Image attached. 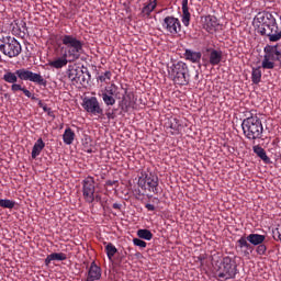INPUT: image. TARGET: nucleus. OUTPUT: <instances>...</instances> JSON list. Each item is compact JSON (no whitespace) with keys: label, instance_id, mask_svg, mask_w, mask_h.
Returning <instances> with one entry per match:
<instances>
[{"label":"nucleus","instance_id":"obj_1","mask_svg":"<svg viewBox=\"0 0 281 281\" xmlns=\"http://www.w3.org/2000/svg\"><path fill=\"white\" fill-rule=\"evenodd\" d=\"M280 45H266L263 48V59L261 66L252 68L251 82L254 85H260L262 80V69H276V63H281V49H278Z\"/></svg>","mask_w":281,"mask_h":281},{"label":"nucleus","instance_id":"obj_2","mask_svg":"<svg viewBox=\"0 0 281 281\" xmlns=\"http://www.w3.org/2000/svg\"><path fill=\"white\" fill-rule=\"evenodd\" d=\"M257 32L261 36H267L270 43H278L281 41V30L278 26V21L270 12L258 13L256 16Z\"/></svg>","mask_w":281,"mask_h":281},{"label":"nucleus","instance_id":"obj_3","mask_svg":"<svg viewBox=\"0 0 281 281\" xmlns=\"http://www.w3.org/2000/svg\"><path fill=\"white\" fill-rule=\"evenodd\" d=\"M99 97L102 98L105 106L115 105L116 100H122V106L128 109L131 106V93H128V89L124 87H119L115 83H111L102 89L99 93Z\"/></svg>","mask_w":281,"mask_h":281},{"label":"nucleus","instance_id":"obj_4","mask_svg":"<svg viewBox=\"0 0 281 281\" xmlns=\"http://www.w3.org/2000/svg\"><path fill=\"white\" fill-rule=\"evenodd\" d=\"M4 82L9 85H14L22 81L34 82V85H38L40 87H47V80L41 76V74H36L27 68H21L15 70L14 72L7 70L2 77Z\"/></svg>","mask_w":281,"mask_h":281},{"label":"nucleus","instance_id":"obj_5","mask_svg":"<svg viewBox=\"0 0 281 281\" xmlns=\"http://www.w3.org/2000/svg\"><path fill=\"white\" fill-rule=\"evenodd\" d=\"M60 41L64 45L61 52H66L69 63H76L85 53V42L78 40L76 36L61 35Z\"/></svg>","mask_w":281,"mask_h":281},{"label":"nucleus","instance_id":"obj_6","mask_svg":"<svg viewBox=\"0 0 281 281\" xmlns=\"http://www.w3.org/2000/svg\"><path fill=\"white\" fill-rule=\"evenodd\" d=\"M241 128L247 139H262L265 127L262 126V121L260 117H258V115L250 112V115L244 119Z\"/></svg>","mask_w":281,"mask_h":281},{"label":"nucleus","instance_id":"obj_7","mask_svg":"<svg viewBox=\"0 0 281 281\" xmlns=\"http://www.w3.org/2000/svg\"><path fill=\"white\" fill-rule=\"evenodd\" d=\"M168 75L175 85H180V87L190 85V68L183 61H177L169 66Z\"/></svg>","mask_w":281,"mask_h":281},{"label":"nucleus","instance_id":"obj_8","mask_svg":"<svg viewBox=\"0 0 281 281\" xmlns=\"http://www.w3.org/2000/svg\"><path fill=\"white\" fill-rule=\"evenodd\" d=\"M0 52L8 58H18L23 52L21 43L12 36H2L0 38Z\"/></svg>","mask_w":281,"mask_h":281},{"label":"nucleus","instance_id":"obj_9","mask_svg":"<svg viewBox=\"0 0 281 281\" xmlns=\"http://www.w3.org/2000/svg\"><path fill=\"white\" fill-rule=\"evenodd\" d=\"M237 274L238 267L236 266V261L231 257H224L216 270L218 280H234Z\"/></svg>","mask_w":281,"mask_h":281},{"label":"nucleus","instance_id":"obj_10","mask_svg":"<svg viewBox=\"0 0 281 281\" xmlns=\"http://www.w3.org/2000/svg\"><path fill=\"white\" fill-rule=\"evenodd\" d=\"M138 187L145 192L159 194V177L150 171H143L138 178Z\"/></svg>","mask_w":281,"mask_h":281},{"label":"nucleus","instance_id":"obj_11","mask_svg":"<svg viewBox=\"0 0 281 281\" xmlns=\"http://www.w3.org/2000/svg\"><path fill=\"white\" fill-rule=\"evenodd\" d=\"M82 194L86 203L95 201V180L92 177H88L82 181Z\"/></svg>","mask_w":281,"mask_h":281},{"label":"nucleus","instance_id":"obj_12","mask_svg":"<svg viewBox=\"0 0 281 281\" xmlns=\"http://www.w3.org/2000/svg\"><path fill=\"white\" fill-rule=\"evenodd\" d=\"M82 106L85 111L91 113V115H102V113H104V110L100 106V101H98L95 97L85 98Z\"/></svg>","mask_w":281,"mask_h":281},{"label":"nucleus","instance_id":"obj_13","mask_svg":"<svg viewBox=\"0 0 281 281\" xmlns=\"http://www.w3.org/2000/svg\"><path fill=\"white\" fill-rule=\"evenodd\" d=\"M162 30L175 36L181 32V21L175 16H166L162 22Z\"/></svg>","mask_w":281,"mask_h":281},{"label":"nucleus","instance_id":"obj_14","mask_svg":"<svg viewBox=\"0 0 281 281\" xmlns=\"http://www.w3.org/2000/svg\"><path fill=\"white\" fill-rule=\"evenodd\" d=\"M68 78L75 85H82L85 82V71L80 67H71L68 68Z\"/></svg>","mask_w":281,"mask_h":281},{"label":"nucleus","instance_id":"obj_15","mask_svg":"<svg viewBox=\"0 0 281 281\" xmlns=\"http://www.w3.org/2000/svg\"><path fill=\"white\" fill-rule=\"evenodd\" d=\"M235 249L243 256H250L254 251V246L249 244V239H247V237L243 236L237 240Z\"/></svg>","mask_w":281,"mask_h":281},{"label":"nucleus","instance_id":"obj_16","mask_svg":"<svg viewBox=\"0 0 281 281\" xmlns=\"http://www.w3.org/2000/svg\"><path fill=\"white\" fill-rule=\"evenodd\" d=\"M218 19L214 15H206L203 19V27L209 32L210 34H214L216 30H218Z\"/></svg>","mask_w":281,"mask_h":281},{"label":"nucleus","instance_id":"obj_17","mask_svg":"<svg viewBox=\"0 0 281 281\" xmlns=\"http://www.w3.org/2000/svg\"><path fill=\"white\" fill-rule=\"evenodd\" d=\"M100 278H102V268L93 261L88 269L86 281H97Z\"/></svg>","mask_w":281,"mask_h":281},{"label":"nucleus","instance_id":"obj_18","mask_svg":"<svg viewBox=\"0 0 281 281\" xmlns=\"http://www.w3.org/2000/svg\"><path fill=\"white\" fill-rule=\"evenodd\" d=\"M209 63L213 67H216V65H221V60H223V50H217L214 48H209Z\"/></svg>","mask_w":281,"mask_h":281},{"label":"nucleus","instance_id":"obj_19","mask_svg":"<svg viewBox=\"0 0 281 281\" xmlns=\"http://www.w3.org/2000/svg\"><path fill=\"white\" fill-rule=\"evenodd\" d=\"M67 63H69V55L67 52H61V57L49 61V67H54V69H63V67H66Z\"/></svg>","mask_w":281,"mask_h":281},{"label":"nucleus","instance_id":"obj_20","mask_svg":"<svg viewBox=\"0 0 281 281\" xmlns=\"http://www.w3.org/2000/svg\"><path fill=\"white\" fill-rule=\"evenodd\" d=\"M45 148V142H43V138H38L32 149L31 157L32 159H36L43 153V149Z\"/></svg>","mask_w":281,"mask_h":281},{"label":"nucleus","instance_id":"obj_21","mask_svg":"<svg viewBox=\"0 0 281 281\" xmlns=\"http://www.w3.org/2000/svg\"><path fill=\"white\" fill-rule=\"evenodd\" d=\"M74 139H76V132L71 130V127H67L63 134V142L66 146H71L74 144Z\"/></svg>","mask_w":281,"mask_h":281},{"label":"nucleus","instance_id":"obj_22","mask_svg":"<svg viewBox=\"0 0 281 281\" xmlns=\"http://www.w3.org/2000/svg\"><path fill=\"white\" fill-rule=\"evenodd\" d=\"M247 240L248 243H250V245H254L255 247H257L258 245H262V243L267 240V237L260 234H249L247 236Z\"/></svg>","mask_w":281,"mask_h":281},{"label":"nucleus","instance_id":"obj_23","mask_svg":"<svg viewBox=\"0 0 281 281\" xmlns=\"http://www.w3.org/2000/svg\"><path fill=\"white\" fill-rule=\"evenodd\" d=\"M252 150L255 155H257V157H260L265 164H269L271 161L269 156H267V151L260 145L254 146Z\"/></svg>","mask_w":281,"mask_h":281},{"label":"nucleus","instance_id":"obj_24","mask_svg":"<svg viewBox=\"0 0 281 281\" xmlns=\"http://www.w3.org/2000/svg\"><path fill=\"white\" fill-rule=\"evenodd\" d=\"M155 8H157V1H149V2L145 3L142 9V15L149 19L150 13H153L155 11Z\"/></svg>","mask_w":281,"mask_h":281},{"label":"nucleus","instance_id":"obj_25","mask_svg":"<svg viewBox=\"0 0 281 281\" xmlns=\"http://www.w3.org/2000/svg\"><path fill=\"white\" fill-rule=\"evenodd\" d=\"M184 56L187 60H190L191 63H200L201 61V52H193L190 49H187L184 53Z\"/></svg>","mask_w":281,"mask_h":281},{"label":"nucleus","instance_id":"obj_26","mask_svg":"<svg viewBox=\"0 0 281 281\" xmlns=\"http://www.w3.org/2000/svg\"><path fill=\"white\" fill-rule=\"evenodd\" d=\"M182 23L186 27L190 25V11L188 9V1L182 2Z\"/></svg>","mask_w":281,"mask_h":281},{"label":"nucleus","instance_id":"obj_27","mask_svg":"<svg viewBox=\"0 0 281 281\" xmlns=\"http://www.w3.org/2000/svg\"><path fill=\"white\" fill-rule=\"evenodd\" d=\"M105 254L110 262H113V258L115 257V254H117V248L115 247V245L109 243L105 246Z\"/></svg>","mask_w":281,"mask_h":281},{"label":"nucleus","instance_id":"obj_28","mask_svg":"<svg viewBox=\"0 0 281 281\" xmlns=\"http://www.w3.org/2000/svg\"><path fill=\"white\" fill-rule=\"evenodd\" d=\"M169 128H171V135H177V133H179L180 128H181V123L179 122L178 119H171L169 121Z\"/></svg>","mask_w":281,"mask_h":281},{"label":"nucleus","instance_id":"obj_29","mask_svg":"<svg viewBox=\"0 0 281 281\" xmlns=\"http://www.w3.org/2000/svg\"><path fill=\"white\" fill-rule=\"evenodd\" d=\"M138 238L143 240H153V233L146 228L137 231Z\"/></svg>","mask_w":281,"mask_h":281},{"label":"nucleus","instance_id":"obj_30","mask_svg":"<svg viewBox=\"0 0 281 281\" xmlns=\"http://www.w3.org/2000/svg\"><path fill=\"white\" fill-rule=\"evenodd\" d=\"M16 202L8 199H0V207H4L5 210H13Z\"/></svg>","mask_w":281,"mask_h":281},{"label":"nucleus","instance_id":"obj_31","mask_svg":"<svg viewBox=\"0 0 281 281\" xmlns=\"http://www.w3.org/2000/svg\"><path fill=\"white\" fill-rule=\"evenodd\" d=\"M113 76V72H111L110 70L101 74L99 77H98V80L99 82H109V80H111Z\"/></svg>","mask_w":281,"mask_h":281},{"label":"nucleus","instance_id":"obj_32","mask_svg":"<svg viewBox=\"0 0 281 281\" xmlns=\"http://www.w3.org/2000/svg\"><path fill=\"white\" fill-rule=\"evenodd\" d=\"M50 258L53 260L63 261V260H67V255H65V252H53L50 254Z\"/></svg>","mask_w":281,"mask_h":281},{"label":"nucleus","instance_id":"obj_33","mask_svg":"<svg viewBox=\"0 0 281 281\" xmlns=\"http://www.w3.org/2000/svg\"><path fill=\"white\" fill-rule=\"evenodd\" d=\"M256 251L258 256H266L267 255V246L265 244L257 245Z\"/></svg>","mask_w":281,"mask_h":281},{"label":"nucleus","instance_id":"obj_34","mask_svg":"<svg viewBox=\"0 0 281 281\" xmlns=\"http://www.w3.org/2000/svg\"><path fill=\"white\" fill-rule=\"evenodd\" d=\"M89 142H91V137H86L83 140V148L86 153L91 155V153H93V148L89 147Z\"/></svg>","mask_w":281,"mask_h":281},{"label":"nucleus","instance_id":"obj_35","mask_svg":"<svg viewBox=\"0 0 281 281\" xmlns=\"http://www.w3.org/2000/svg\"><path fill=\"white\" fill-rule=\"evenodd\" d=\"M133 243L136 247H140V249H146V246H147L146 241H144L139 238H134Z\"/></svg>","mask_w":281,"mask_h":281},{"label":"nucleus","instance_id":"obj_36","mask_svg":"<svg viewBox=\"0 0 281 281\" xmlns=\"http://www.w3.org/2000/svg\"><path fill=\"white\" fill-rule=\"evenodd\" d=\"M24 88H25V87H22V86L19 85V83H12V86H11V91H12L13 93H16V91H23Z\"/></svg>","mask_w":281,"mask_h":281},{"label":"nucleus","instance_id":"obj_37","mask_svg":"<svg viewBox=\"0 0 281 281\" xmlns=\"http://www.w3.org/2000/svg\"><path fill=\"white\" fill-rule=\"evenodd\" d=\"M52 261H54V259H52V255H48L45 259V265L46 267H49V265L52 263Z\"/></svg>","mask_w":281,"mask_h":281},{"label":"nucleus","instance_id":"obj_38","mask_svg":"<svg viewBox=\"0 0 281 281\" xmlns=\"http://www.w3.org/2000/svg\"><path fill=\"white\" fill-rule=\"evenodd\" d=\"M22 92L24 93V95H26V98H32V92H30V90H27V88H23Z\"/></svg>","mask_w":281,"mask_h":281},{"label":"nucleus","instance_id":"obj_39","mask_svg":"<svg viewBox=\"0 0 281 281\" xmlns=\"http://www.w3.org/2000/svg\"><path fill=\"white\" fill-rule=\"evenodd\" d=\"M145 207L148 210V212H155V205L153 204H146Z\"/></svg>","mask_w":281,"mask_h":281},{"label":"nucleus","instance_id":"obj_40","mask_svg":"<svg viewBox=\"0 0 281 281\" xmlns=\"http://www.w3.org/2000/svg\"><path fill=\"white\" fill-rule=\"evenodd\" d=\"M115 183H117V181H115V180H108L106 181V186H109L110 188H113V186H115Z\"/></svg>","mask_w":281,"mask_h":281},{"label":"nucleus","instance_id":"obj_41","mask_svg":"<svg viewBox=\"0 0 281 281\" xmlns=\"http://www.w3.org/2000/svg\"><path fill=\"white\" fill-rule=\"evenodd\" d=\"M112 207H113V210H122V204H120V203H114V204L112 205Z\"/></svg>","mask_w":281,"mask_h":281},{"label":"nucleus","instance_id":"obj_42","mask_svg":"<svg viewBox=\"0 0 281 281\" xmlns=\"http://www.w3.org/2000/svg\"><path fill=\"white\" fill-rule=\"evenodd\" d=\"M94 201H97V203H100V201H102V196L100 194H94Z\"/></svg>","mask_w":281,"mask_h":281},{"label":"nucleus","instance_id":"obj_43","mask_svg":"<svg viewBox=\"0 0 281 281\" xmlns=\"http://www.w3.org/2000/svg\"><path fill=\"white\" fill-rule=\"evenodd\" d=\"M29 98H31V100H36V97L34 94H31V97Z\"/></svg>","mask_w":281,"mask_h":281},{"label":"nucleus","instance_id":"obj_44","mask_svg":"<svg viewBox=\"0 0 281 281\" xmlns=\"http://www.w3.org/2000/svg\"><path fill=\"white\" fill-rule=\"evenodd\" d=\"M183 1H188V0H183Z\"/></svg>","mask_w":281,"mask_h":281}]
</instances>
